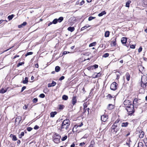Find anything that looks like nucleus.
Masks as SVG:
<instances>
[{"label": "nucleus", "mask_w": 147, "mask_h": 147, "mask_svg": "<svg viewBox=\"0 0 147 147\" xmlns=\"http://www.w3.org/2000/svg\"><path fill=\"white\" fill-rule=\"evenodd\" d=\"M70 121L69 119H66L64 120L61 124V129H65L66 130L67 129L70 125Z\"/></svg>", "instance_id": "nucleus-1"}, {"label": "nucleus", "mask_w": 147, "mask_h": 147, "mask_svg": "<svg viewBox=\"0 0 147 147\" xmlns=\"http://www.w3.org/2000/svg\"><path fill=\"white\" fill-rule=\"evenodd\" d=\"M125 108L128 113V115H129L131 116L135 112L134 107L133 104L131 105V106Z\"/></svg>", "instance_id": "nucleus-2"}, {"label": "nucleus", "mask_w": 147, "mask_h": 147, "mask_svg": "<svg viewBox=\"0 0 147 147\" xmlns=\"http://www.w3.org/2000/svg\"><path fill=\"white\" fill-rule=\"evenodd\" d=\"M61 136L59 135L56 133H55L53 137V142L56 144H58L60 142V139Z\"/></svg>", "instance_id": "nucleus-3"}, {"label": "nucleus", "mask_w": 147, "mask_h": 147, "mask_svg": "<svg viewBox=\"0 0 147 147\" xmlns=\"http://www.w3.org/2000/svg\"><path fill=\"white\" fill-rule=\"evenodd\" d=\"M147 86V77L145 76H143L142 78L141 86L144 88H145Z\"/></svg>", "instance_id": "nucleus-4"}, {"label": "nucleus", "mask_w": 147, "mask_h": 147, "mask_svg": "<svg viewBox=\"0 0 147 147\" xmlns=\"http://www.w3.org/2000/svg\"><path fill=\"white\" fill-rule=\"evenodd\" d=\"M119 125L114 123L112 127V131H113L116 133L119 130Z\"/></svg>", "instance_id": "nucleus-5"}, {"label": "nucleus", "mask_w": 147, "mask_h": 147, "mask_svg": "<svg viewBox=\"0 0 147 147\" xmlns=\"http://www.w3.org/2000/svg\"><path fill=\"white\" fill-rule=\"evenodd\" d=\"M118 84L116 82H113L111 85L110 88L112 90H115L117 89Z\"/></svg>", "instance_id": "nucleus-6"}, {"label": "nucleus", "mask_w": 147, "mask_h": 147, "mask_svg": "<svg viewBox=\"0 0 147 147\" xmlns=\"http://www.w3.org/2000/svg\"><path fill=\"white\" fill-rule=\"evenodd\" d=\"M124 104L125 105V107L126 108L133 104H132L131 102L129 100H125L124 102Z\"/></svg>", "instance_id": "nucleus-7"}, {"label": "nucleus", "mask_w": 147, "mask_h": 147, "mask_svg": "<svg viewBox=\"0 0 147 147\" xmlns=\"http://www.w3.org/2000/svg\"><path fill=\"white\" fill-rule=\"evenodd\" d=\"M108 118V116L107 115H104L101 116V119L102 121L103 122H106Z\"/></svg>", "instance_id": "nucleus-8"}, {"label": "nucleus", "mask_w": 147, "mask_h": 147, "mask_svg": "<svg viewBox=\"0 0 147 147\" xmlns=\"http://www.w3.org/2000/svg\"><path fill=\"white\" fill-rule=\"evenodd\" d=\"M56 84V83L54 81H53L51 83L48 84V87H50L52 86H55Z\"/></svg>", "instance_id": "nucleus-9"}, {"label": "nucleus", "mask_w": 147, "mask_h": 147, "mask_svg": "<svg viewBox=\"0 0 147 147\" xmlns=\"http://www.w3.org/2000/svg\"><path fill=\"white\" fill-rule=\"evenodd\" d=\"M76 96H74L72 99V103L73 105H75L77 102V100L76 99Z\"/></svg>", "instance_id": "nucleus-10"}, {"label": "nucleus", "mask_w": 147, "mask_h": 147, "mask_svg": "<svg viewBox=\"0 0 147 147\" xmlns=\"http://www.w3.org/2000/svg\"><path fill=\"white\" fill-rule=\"evenodd\" d=\"M121 40L122 44H125L127 41V38L126 37H123Z\"/></svg>", "instance_id": "nucleus-11"}, {"label": "nucleus", "mask_w": 147, "mask_h": 147, "mask_svg": "<svg viewBox=\"0 0 147 147\" xmlns=\"http://www.w3.org/2000/svg\"><path fill=\"white\" fill-rule=\"evenodd\" d=\"M114 106L113 105L111 104H109L107 107V109L109 110H111L114 109Z\"/></svg>", "instance_id": "nucleus-12"}, {"label": "nucleus", "mask_w": 147, "mask_h": 147, "mask_svg": "<svg viewBox=\"0 0 147 147\" xmlns=\"http://www.w3.org/2000/svg\"><path fill=\"white\" fill-rule=\"evenodd\" d=\"M22 119L21 117L20 116H18L17 117L16 119L15 122H18V123L19 124L21 121Z\"/></svg>", "instance_id": "nucleus-13"}, {"label": "nucleus", "mask_w": 147, "mask_h": 147, "mask_svg": "<svg viewBox=\"0 0 147 147\" xmlns=\"http://www.w3.org/2000/svg\"><path fill=\"white\" fill-rule=\"evenodd\" d=\"M11 138H12V140L13 141H16L17 140V139L16 136L12 134H11L10 136Z\"/></svg>", "instance_id": "nucleus-14"}, {"label": "nucleus", "mask_w": 147, "mask_h": 147, "mask_svg": "<svg viewBox=\"0 0 147 147\" xmlns=\"http://www.w3.org/2000/svg\"><path fill=\"white\" fill-rule=\"evenodd\" d=\"M129 124V123L127 122H123L121 124V126L122 127H126Z\"/></svg>", "instance_id": "nucleus-15"}, {"label": "nucleus", "mask_w": 147, "mask_h": 147, "mask_svg": "<svg viewBox=\"0 0 147 147\" xmlns=\"http://www.w3.org/2000/svg\"><path fill=\"white\" fill-rule=\"evenodd\" d=\"M125 76L127 80L128 81H129L130 78V75L129 74L128 72L126 73L125 75Z\"/></svg>", "instance_id": "nucleus-16"}, {"label": "nucleus", "mask_w": 147, "mask_h": 147, "mask_svg": "<svg viewBox=\"0 0 147 147\" xmlns=\"http://www.w3.org/2000/svg\"><path fill=\"white\" fill-rule=\"evenodd\" d=\"M75 28L74 27H69L67 28V30L71 32H73Z\"/></svg>", "instance_id": "nucleus-17"}, {"label": "nucleus", "mask_w": 147, "mask_h": 147, "mask_svg": "<svg viewBox=\"0 0 147 147\" xmlns=\"http://www.w3.org/2000/svg\"><path fill=\"white\" fill-rule=\"evenodd\" d=\"M28 77H26L25 78V80L22 81V83L24 84H27L28 82Z\"/></svg>", "instance_id": "nucleus-18"}, {"label": "nucleus", "mask_w": 147, "mask_h": 147, "mask_svg": "<svg viewBox=\"0 0 147 147\" xmlns=\"http://www.w3.org/2000/svg\"><path fill=\"white\" fill-rule=\"evenodd\" d=\"M57 113V112L56 111L51 112L50 113L51 117H54Z\"/></svg>", "instance_id": "nucleus-19"}, {"label": "nucleus", "mask_w": 147, "mask_h": 147, "mask_svg": "<svg viewBox=\"0 0 147 147\" xmlns=\"http://www.w3.org/2000/svg\"><path fill=\"white\" fill-rule=\"evenodd\" d=\"M106 13L105 11H103L101 13H99L98 14V16L99 17H100L104 15Z\"/></svg>", "instance_id": "nucleus-20"}, {"label": "nucleus", "mask_w": 147, "mask_h": 147, "mask_svg": "<svg viewBox=\"0 0 147 147\" xmlns=\"http://www.w3.org/2000/svg\"><path fill=\"white\" fill-rule=\"evenodd\" d=\"M109 32L108 31H106L105 33V36L106 37H108L109 36Z\"/></svg>", "instance_id": "nucleus-21"}, {"label": "nucleus", "mask_w": 147, "mask_h": 147, "mask_svg": "<svg viewBox=\"0 0 147 147\" xmlns=\"http://www.w3.org/2000/svg\"><path fill=\"white\" fill-rule=\"evenodd\" d=\"M55 69L56 72H58L60 70V67L58 66H56L55 67Z\"/></svg>", "instance_id": "nucleus-22"}, {"label": "nucleus", "mask_w": 147, "mask_h": 147, "mask_svg": "<svg viewBox=\"0 0 147 147\" xmlns=\"http://www.w3.org/2000/svg\"><path fill=\"white\" fill-rule=\"evenodd\" d=\"M144 136V132L142 131L140 133V134L139 136V137L140 138H141L143 137Z\"/></svg>", "instance_id": "nucleus-23"}, {"label": "nucleus", "mask_w": 147, "mask_h": 147, "mask_svg": "<svg viewBox=\"0 0 147 147\" xmlns=\"http://www.w3.org/2000/svg\"><path fill=\"white\" fill-rule=\"evenodd\" d=\"M87 106L85 107V106H84V113H85L86 111H87L88 112V114H89V111L90 110V109L89 108H86Z\"/></svg>", "instance_id": "nucleus-24"}, {"label": "nucleus", "mask_w": 147, "mask_h": 147, "mask_svg": "<svg viewBox=\"0 0 147 147\" xmlns=\"http://www.w3.org/2000/svg\"><path fill=\"white\" fill-rule=\"evenodd\" d=\"M62 99L64 100H67L68 98V96L66 95H64L62 96Z\"/></svg>", "instance_id": "nucleus-25"}, {"label": "nucleus", "mask_w": 147, "mask_h": 147, "mask_svg": "<svg viewBox=\"0 0 147 147\" xmlns=\"http://www.w3.org/2000/svg\"><path fill=\"white\" fill-rule=\"evenodd\" d=\"M7 91L6 89H4L3 88H2L0 90V93H4L5 92Z\"/></svg>", "instance_id": "nucleus-26"}, {"label": "nucleus", "mask_w": 147, "mask_h": 147, "mask_svg": "<svg viewBox=\"0 0 147 147\" xmlns=\"http://www.w3.org/2000/svg\"><path fill=\"white\" fill-rule=\"evenodd\" d=\"M63 19V18L62 17H60L58 19H57L58 21L60 23L61 22Z\"/></svg>", "instance_id": "nucleus-27"}, {"label": "nucleus", "mask_w": 147, "mask_h": 147, "mask_svg": "<svg viewBox=\"0 0 147 147\" xmlns=\"http://www.w3.org/2000/svg\"><path fill=\"white\" fill-rule=\"evenodd\" d=\"M14 15L13 14H12L11 15H10L8 16V19L9 20H12V18L14 17Z\"/></svg>", "instance_id": "nucleus-28"}, {"label": "nucleus", "mask_w": 147, "mask_h": 147, "mask_svg": "<svg viewBox=\"0 0 147 147\" xmlns=\"http://www.w3.org/2000/svg\"><path fill=\"white\" fill-rule=\"evenodd\" d=\"M131 3V1H128L126 3V6L127 7H129V4Z\"/></svg>", "instance_id": "nucleus-29"}, {"label": "nucleus", "mask_w": 147, "mask_h": 147, "mask_svg": "<svg viewBox=\"0 0 147 147\" xmlns=\"http://www.w3.org/2000/svg\"><path fill=\"white\" fill-rule=\"evenodd\" d=\"M83 125V124L82 123H81L80 124H79V125H76L74 127V128H76L77 127H80Z\"/></svg>", "instance_id": "nucleus-30"}, {"label": "nucleus", "mask_w": 147, "mask_h": 147, "mask_svg": "<svg viewBox=\"0 0 147 147\" xmlns=\"http://www.w3.org/2000/svg\"><path fill=\"white\" fill-rule=\"evenodd\" d=\"M58 22V20L57 19H54L53 22H52L54 24H55L57 23Z\"/></svg>", "instance_id": "nucleus-31"}, {"label": "nucleus", "mask_w": 147, "mask_h": 147, "mask_svg": "<svg viewBox=\"0 0 147 147\" xmlns=\"http://www.w3.org/2000/svg\"><path fill=\"white\" fill-rule=\"evenodd\" d=\"M96 44V42H94L91 43H90L89 45V47H91L93 46H94Z\"/></svg>", "instance_id": "nucleus-32"}, {"label": "nucleus", "mask_w": 147, "mask_h": 147, "mask_svg": "<svg viewBox=\"0 0 147 147\" xmlns=\"http://www.w3.org/2000/svg\"><path fill=\"white\" fill-rule=\"evenodd\" d=\"M33 53L32 52H28L25 55V56L26 57L28 55H31Z\"/></svg>", "instance_id": "nucleus-33"}, {"label": "nucleus", "mask_w": 147, "mask_h": 147, "mask_svg": "<svg viewBox=\"0 0 147 147\" xmlns=\"http://www.w3.org/2000/svg\"><path fill=\"white\" fill-rule=\"evenodd\" d=\"M89 26H89L88 25H86V26H84L83 27H82L81 28V29L82 30H83L84 29H86L87 28L89 27Z\"/></svg>", "instance_id": "nucleus-34"}, {"label": "nucleus", "mask_w": 147, "mask_h": 147, "mask_svg": "<svg viewBox=\"0 0 147 147\" xmlns=\"http://www.w3.org/2000/svg\"><path fill=\"white\" fill-rule=\"evenodd\" d=\"M111 44L113 46H115L116 45V39H115V40H113L112 41Z\"/></svg>", "instance_id": "nucleus-35"}, {"label": "nucleus", "mask_w": 147, "mask_h": 147, "mask_svg": "<svg viewBox=\"0 0 147 147\" xmlns=\"http://www.w3.org/2000/svg\"><path fill=\"white\" fill-rule=\"evenodd\" d=\"M138 147H143V144L142 142H140L138 143Z\"/></svg>", "instance_id": "nucleus-36"}, {"label": "nucleus", "mask_w": 147, "mask_h": 147, "mask_svg": "<svg viewBox=\"0 0 147 147\" xmlns=\"http://www.w3.org/2000/svg\"><path fill=\"white\" fill-rule=\"evenodd\" d=\"M24 132H22L20 135H19V138H21L24 135Z\"/></svg>", "instance_id": "nucleus-37"}, {"label": "nucleus", "mask_w": 147, "mask_h": 147, "mask_svg": "<svg viewBox=\"0 0 147 147\" xmlns=\"http://www.w3.org/2000/svg\"><path fill=\"white\" fill-rule=\"evenodd\" d=\"M95 18V17L90 16L88 18V20L89 21H90L92 20L93 19H94Z\"/></svg>", "instance_id": "nucleus-38"}, {"label": "nucleus", "mask_w": 147, "mask_h": 147, "mask_svg": "<svg viewBox=\"0 0 147 147\" xmlns=\"http://www.w3.org/2000/svg\"><path fill=\"white\" fill-rule=\"evenodd\" d=\"M119 121H120V120L119 119H117V120H116L115 121L114 123L119 125Z\"/></svg>", "instance_id": "nucleus-39"}, {"label": "nucleus", "mask_w": 147, "mask_h": 147, "mask_svg": "<svg viewBox=\"0 0 147 147\" xmlns=\"http://www.w3.org/2000/svg\"><path fill=\"white\" fill-rule=\"evenodd\" d=\"M119 121H120V120L119 119H117V120H116L115 121L114 123L119 125Z\"/></svg>", "instance_id": "nucleus-40"}, {"label": "nucleus", "mask_w": 147, "mask_h": 147, "mask_svg": "<svg viewBox=\"0 0 147 147\" xmlns=\"http://www.w3.org/2000/svg\"><path fill=\"white\" fill-rule=\"evenodd\" d=\"M67 138V136H65L63 137L61 139V140L62 141H64Z\"/></svg>", "instance_id": "nucleus-41"}, {"label": "nucleus", "mask_w": 147, "mask_h": 147, "mask_svg": "<svg viewBox=\"0 0 147 147\" xmlns=\"http://www.w3.org/2000/svg\"><path fill=\"white\" fill-rule=\"evenodd\" d=\"M109 56V54L108 53H106L104 54V55L103 56V57H108Z\"/></svg>", "instance_id": "nucleus-42"}, {"label": "nucleus", "mask_w": 147, "mask_h": 147, "mask_svg": "<svg viewBox=\"0 0 147 147\" xmlns=\"http://www.w3.org/2000/svg\"><path fill=\"white\" fill-rule=\"evenodd\" d=\"M88 134H85L84 136L82 137L81 139L82 138H86L88 136Z\"/></svg>", "instance_id": "nucleus-43"}, {"label": "nucleus", "mask_w": 147, "mask_h": 147, "mask_svg": "<svg viewBox=\"0 0 147 147\" xmlns=\"http://www.w3.org/2000/svg\"><path fill=\"white\" fill-rule=\"evenodd\" d=\"M39 97L41 98H44L45 97V96L43 94H41L39 95Z\"/></svg>", "instance_id": "nucleus-44"}, {"label": "nucleus", "mask_w": 147, "mask_h": 147, "mask_svg": "<svg viewBox=\"0 0 147 147\" xmlns=\"http://www.w3.org/2000/svg\"><path fill=\"white\" fill-rule=\"evenodd\" d=\"M137 101H138V99L136 98H135L134 100V101L133 102V104H136V103H137Z\"/></svg>", "instance_id": "nucleus-45"}, {"label": "nucleus", "mask_w": 147, "mask_h": 147, "mask_svg": "<svg viewBox=\"0 0 147 147\" xmlns=\"http://www.w3.org/2000/svg\"><path fill=\"white\" fill-rule=\"evenodd\" d=\"M24 62H20L17 65V66L19 67L20 65H22L23 64H24Z\"/></svg>", "instance_id": "nucleus-46"}, {"label": "nucleus", "mask_w": 147, "mask_h": 147, "mask_svg": "<svg viewBox=\"0 0 147 147\" xmlns=\"http://www.w3.org/2000/svg\"><path fill=\"white\" fill-rule=\"evenodd\" d=\"M85 1L84 0H82L81 2L80 3L79 5L80 6L82 5L84 3Z\"/></svg>", "instance_id": "nucleus-47"}, {"label": "nucleus", "mask_w": 147, "mask_h": 147, "mask_svg": "<svg viewBox=\"0 0 147 147\" xmlns=\"http://www.w3.org/2000/svg\"><path fill=\"white\" fill-rule=\"evenodd\" d=\"M32 129V128L30 127H28L27 128V130L29 131H30Z\"/></svg>", "instance_id": "nucleus-48"}, {"label": "nucleus", "mask_w": 147, "mask_h": 147, "mask_svg": "<svg viewBox=\"0 0 147 147\" xmlns=\"http://www.w3.org/2000/svg\"><path fill=\"white\" fill-rule=\"evenodd\" d=\"M64 106L62 105H59V109H62L63 108Z\"/></svg>", "instance_id": "nucleus-49"}, {"label": "nucleus", "mask_w": 147, "mask_h": 147, "mask_svg": "<svg viewBox=\"0 0 147 147\" xmlns=\"http://www.w3.org/2000/svg\"><path fill=\"white\" fill-rule=\"evenodd\" d=\"M26 88V86H23L22 88L21 92H22Z\"/></svg>", "instance_id": "nucleus-50"}, {"label": "nucleus", "mask_w": 147, "mask_h": 147, "mask_svg": "<svg viewBox=\"0 0 147 147\" xmlns=\"http://www.w3.org/2000/svg\"><path fill=\"white\" fill-rule=\"evenodd\" d=\"M65 78L64 76H61L59 79V80H63Z\"/></svg>", "instance_id": "nucleus-51"}, {"label": "nucleus", "mask_w": 147, "mask_h": 147, "mask_svg": "<svg viewBox=\"0 0 147 147\" xmlns=\"http://www.w3.org/2000/svg\"><path fill=\"white\" fill-rule=\"evenodd\" d=\"M142 50V47H140L138 49V51L139 53L141 52Z\"/></svg>", "instance_id": "nucleus-52"}, {"label": "nucleus", "mask_w": 147, "mask_h": 147, "mask_svg": "<svg viewBox=\"0 0 147 147\" xmlns=\"http://www.w3.org/2000/svg\"><path fill=\"white\" fill-rule=\"evenodd\" d=\"M38 128H39V126H38V125H35V126L34 127V129H38Z\"/></svg>", "instance_id": "nucleus-53"}, {"label": "nucleus", "mask_w": 147, "mask_h": 147, "mask_svg": "<svg viewBox=\"0 0 147 147\" xmlns=\"http://www.w3.org/2000/svg\"><path fill=\"white\" fill-rule=\"evenodd\" d=\"M92 67H94V69H96L98 67V65H97L95 64V65H94L93 66H92Z\"/></svg>", "instance_id": "nucleus-54"}, {"label": "nucleus", "mask_w": 147, "mask_h": 147, "mask_svg": "<svg viewBox=\"0 0 147 147\" xmlns=\"http://www.w3.org/2000/svg\"><path fill=\"white\" fill-rule=\"evenodd\" d=\"M43 92L45 93H46L47 92V88H45L43 90Z\"/></svg>", "instance_id": "nucleus-55"}, {"label": "nucleus", "mask_w": 147, "mask_h": 147, "mask_svg": "<svg viewBox=\"0 0 147 147\" xmlns=\"http://www.w3.org/2000/svg\"><path fill=\"white\" fill-rule=\"evenodd\" d=\"M69 52H67L66 51H64L63 53V55H65L68 53H69Z\"/></svg>", "instance_id": "nucleus-56"}, {"label": "nucleus", "mask_w": 147, "mask_h": 147, "mask_svg": "<svg viewBox=\"0 0 147 147\" xmlns=\"http://www.w3.org/2000/svg\"><path fill=\"white\" fill-rule=\"evenodd\" d=\"M130 48L131 49H134L135 48V46L134 45H132L130 46Z\"/></svg>", "instance_id": "nucleus-57"}, {"label": "nucleus", "mask_w": 147, "mask_h": 147, "mask_svg": "<svg viewBox=\"0 0 147 147\" xmlns=\"http://www.w3.org/2000/svg\"><path fill=\"white\" fill-rule=\"evenodd\" d=\"M33 102H36L38 101V99L37 98H34L33 100Z\"/></svg>", "instance_id": "nucleus-58"}, {"label": "nucleus", "mask_w": 147, "mask_h": 147, "mask_svg": "<svg viewBox=\"0 0 147 147\" xmlns=\"http://www.w3.org/2000/svg\"><path fill=\"white\" fill-rule=\"evenodd\" d=\"M144 142L145 143L146 146L147 147V138L145 140Z\"/></svg>", "instance_id": "nucleus-59"}, {"label": "nucleus", "mask_w": 147, "mask_h": 147, "mask_svg": "<svg viewBox=\"0 0 147 147\" xmlns=\"http://www.w3.org/2000/svg\"><path fill=\"white\" fill-rule=\"evenodd\" d=\"M27 23L26 22H24L22 24V26H25L26 25Z\"/></svg>", "instance_id": "nucleus-60"}, {"label": "nucleus", "mask_w": 147, "mask_h": 147, "mask_svg": "<svg viewBox=\"0 0 147 147\" xmlns=\"http://www.w3.org/2000/svg\"><path fill=\"white\" fill-rule=\"evenodd\" d=\"M100 73H98L97 74L95 78H97L98 77H99L100 76Z\"/></svg>", "instance_id": "nucleus-61"}, {"label": "nucleus", "mask_w": 147, "mask_h": 147, "mask_svg": "<svg viewBox=\"0 0 147 147\" xmlns=\"http://www.w3.org/2000/svg\"><path fill=\"white\" fill-rule=\"evenodd\" d=\"M85 143L84 142L81 143H80V146H82L85 145Z\"/></svg>", "instance_id": "nucleus-62"}, {"label": "nucleus", "mask_w": 147, "mask_h": 147, "mask_svg": "<svg viewBox=\"0 0 147 147\" xmlns=\"http://www.w3.org/2000/svg\"><path fill=\"white\" fill-rule=\"evenodd\" d=\"M20 140H18L17 142V143L18 144V145H19L20 143Z\"/></svg>", "instance_id": "nucleus-63"}, {"label": "nucleus", "mask_w": 147, "mask_h": 147, "mask_svg": "<svg viewBox=\"0 0 147 147\" xmlns=\"http://www.w3.org/2000/svg\"><path fill=\"white\" fill-rule=\"evenodd\" d=\"M28 108V107L27 106H26V105H25V106H24L23 107V108L24 109H27Z\"/></svg>", "instance_id": "nucleus-64"}]
</instances>
